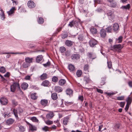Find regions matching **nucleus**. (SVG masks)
<instances>
[{"label":"nucleus","mask_w":132,"mask_h":132,"mask_svg":"<svg viewBox=\"0 0 132 132\" xmlns=\"http://www.w3.org/2000/svg\"><path fill=\"white\" fill-rule=\"evenodd\" d=\"M38 22L39 24H42L44 22V20L42 17H39L38 20Z\"/></svg>","instance_id":"nucleus-42"},{"label":"nucleus","mask_w":132,"mask_h":132,"mask_svg":"<svg viewBox=\"0 0 132 132\" xmlns=\"http://www.w3.org/2000/svg\"><path fill=\"white\" fill-rule=\"evenodd\" d=\"M84 70L86 72H88V64L85 65L84 67Z\"/></svg>","instance_id":"nucleus-47"},{"label":"nucleus","mask_w":132,"mask_h":132,"mask_svg":"<svg viewBox=\"0 0 132 132\" xmlns=\"http://www.w3.org/2000/svg\"><path fill=\"white\" fill-rule=\"evenodd\" d=\"M58 78L56 76H53L52 78V81L53 82L56 83L58 81Z\"/></svg>","instance_id":"nucleus-36"},{"label":"nucleus","mask_w":132,"mask_h":132,"mask_svg":"<svg viewBox=\"0 0 132 132\" xmlns=\"http://www.w3.org/2000/svg\"><path fill=\"white\" fill-rule=\"evenodd\" d=\"M18 111L19 112V114H21L23 112V110L20 107H18Z\"/></svg>","instance_id":"nucleus-58"},{"label":"nucleus","mask_w":132,"mask_h":132,"mask_svg":"<svg viewBox=\"0 0 132 132\" xmlns=\"http://www.w3.org/2000/svg\"><path fill=\"white\" fill-rule=\"evenodd\" d=\"M89 44L91 47H94V46L97 44V42L94 39H92L89 41Z\"/></svg>","instance_id":"nucleus-12"},{"label":"nucleus","mask_w":132,"mask_h":132,"mask_svg":"<svg viewBox=\"0 0 132 132\" xmlns=\"http://www.w3.org/2000/svg\"><path fill=\"white\" fill-rule=\"evenodd\" d=\"M113 30L116 32H118L119 30V26L118 23H116L113 24Z\"/></svg>","instance_id":"nucleus-10"},{"label":"nucleus","mask_w":132,"mask_h":132,"mask_svg":"<svg viewBox=\"0 0 132 132\" xmlns=\"http://www.w3.org/2000/svg\"><path fill=\"white\" fill-rule=\"evenodd\" d=\"M78 39L80 41H84L85 43H87V40L85 39V38L82 34H80L78 36Z\"/></svg>","instance_id":"nucleus-13"},{"label":"nucleus","mask_w":132,"mask_h":132,"mask_svg":"<svg viewBox=\"0 0 132 132\" xmlns=\"http://www.w3.org/2000/svg\"><path fill=\"white\" fill-rule=\"evenodd\" d=\"M6 70L5 68L3 67H2L0 68V72L2 73H4L6 72Z\"/></svg>","instance_id":"nucleus-53"},{"label":"nucleus","mask_w":132,"mask_h":132,"mask_svg":"<svg viewBox=\"0 0 132 132\" xmlns=\"http://www.w3.org/2000/svg\"><path fill=\"white\" fill-rule=\"evenodd\" d=\"M1 13L0 14L1 16V19L3 20L5 18V15L4 11L2 9L0 10Z\"/></svg>","instance_id":"nucleus-31"},{"label":"nucleus","mask_w":132,"mask_h":132,"mask_svg":"<svg viewBox=\"0 0 132 132\" xmlns=\"http://www.w3.org/2000/svg\"><path fill=\"white\" fill-rule=\"evenodd\" d=\"M73 42L70 40H67L65 41V44L68 46H71L73 45Z\"/></svg>","instance_id":"nucleus-24"},{"label":"nucleus","mask_w":132,"mask_h":132,"mask_svg":"<svg viewBox=\"0 0 132 132\" xmlns=\"http://www.w3.org/2000/svg\"><path fill=\"white\" fill-rule=\"evenodd\" d=\"M130 7V5L129 4H128L126 6H122V8L123 9H129Z\"/></svg>","instance_id":"nucleus-48"},{"label":"nucleus","mask_w":132,"mask_h":132,"mask_svg":"<svg viewBox=\"0 0 132 132\" xmlns=\"http://www.w3.org/2000/svg\"><path fill=\"white\" fill-rule=\"evenodd\" d=\"M11 102L13 106L14 107L17 106L18 104V102L15 99H12L11 100Z\"/></svg>","instance_id":"nucleus-29"},{"label":"nucleus","mask_w":132,"mask_h":132,"mask_svg":"<svg viewBox=\"0 0 132 132\" xmlns=\"http://www.w3.org/2000/svg\"><path fill=\"white\" fill-rule=\"evenodd\" d=\"M25 53L24 52H22V53H19V52H16V53H13V52H5V53H0V54H8L6 56V58H10L11 56V55L10 54H22L24 53Z\"/></svg>","instance_id":"nucleus-4"},{"label":"nucleus","mask_w":132,"mask_h":132,"mask_svg":"<svg viewBox=\"0 0 132 132\" xmlns=\"http://www.w3.org/2000/svg\"><path fill=\"white\" fill-rule=\"evenodd\" d=\"M63 90L62 88L59 86H56L55 87L54 90L56 92H62Z\"/></svg>","instance_id":"nucleus-17"},{"label":"nucleus","mask_w":132,"mask_h":132,"mask_svg":"<svg viewBox=\"0 0 132 132\" xmlns=\"http://www.w3.org/2000/svg\"><path fill=\"white\" fill-rule=\"evenodd\" d=\"M106 29L107 30V32H111L112 31V29L111 26L108 27L106 28Z\"/></svg>","instance_id":"nucleus-56"},{"label":"nucleus","mask_w":132,"mask_h":132,"mask_svg":"<svg viewBox=\"0 0 132 132\" xmlns=\"http://www.w3.org/2000/svg\"><path fill=\"white\" fill-rule=\"evenodd\" d=\"M0 102L2 104L6 105L8 103V100L5 97H2L0 99Z\"/></svg>","instance_id":"nucleus-8"},{"label":"nucleus","mask_w":132,"mask_h":132,"mask_svg":"<svg viewBox=\"0 0 132 132\" xmlns=\"http://www.w3.org/2000/svg\"><path fill=\"white\" fill-rule=\"evenodd\" d=\"M83 80L85 82L86 84H87L90 82L91 81L90 78L86 76H85L83 78Z\"/></svg>","instance_id":"nucleus-19"},{"label":"nucleus","mask_w":132,"mask_h":132,"mask_svg":"<svg viewBox=\"0 0 132 132\" xmlns=\"http://www.w3.org/2000/svg\"><path fill=\"white\" fill-rule=\"evenodd\" d=\"M50 83L48 81L45 80L43 82L42 85L44 86L47 87L50 85Z\"/></svg>","instance_id":"nucleus-25"},{"label":"nucleus","mask_w":132,"mask_h":132,"mask_svg":"<svg viewBox=\"0 0 132 132\" xmlns=\"http://www.w3.org/2000/svg\"><path fill=\"white\" fill-rule=\"evenodd\" d=\"M68 68L70 72L73 73L76 71V69L74 65L72 64H69L68 65Z\"/></svg>","instance_id":"nucleus-6"},{"label":"nucleus","mask_w":132,"mask_h":132,"mask_svg":"<svg viewBox=\"0 0 132 132\" xmlns=\"http://www.w3.org/2000/svg\"><path fill=\"white\" fill-rule=\"evenodd\" d=\"M110 6L113 7H115L117 6V4L116 2L110 3Z\"/></svg>","instance_id":"nucleus-57"},{"label":"nucleus","mask_w":132,"mask_h":132,"mask_svg":"<svg viewBox=\"0 0 132 132\" xmlns=\"http://www.w3.org/2000/svg\"><path fill=\"white\" fill-rule=\"evenodd\" d=\"M48 100L45 99H43L41 100L40 102V104L43 107L48 106L49 105Z\"/></svg>","instance_id":"nucleus-3"},{"label":"nucleus","mask_w":132,"mask_h":132,"mask_svg":"<svg viewBox=\"0 0 132 132\" xmlns=\"http://www.w3.org/2000/svg\"><path fill=\"white\" fill-rule=\"evenodd\" d=\"M28 87V84L26 82H24L21 85L22 88L24 90H25Z\"/></svg>","instance_id":"nucleus-27"},{"label":"nucleus","mask_w":132,"mask_h":132,"mask_svg":"<svg viewBox=\"0 0 132 132\" xmlns=\"http://www.w3.org/2000/svg\"><path fill=\"white\" fill-rule=\"evenodd\" d=\"M51 98L54 100H56L58 98L57 94L56 93H54L52 94Z\"/></svg>","instance_id":"nucleus-28"},{"label":"nucleus","mask_w":132,"mask_h":132,"mask_svg":"<svg viewBox=\"0 0 132 132\" xmlns=\"http://www.w3.org/2000/svg\"><path fill=\"white\" fill-rule=\"evenodd\" d=\"M87 55L89 58L92 59L93 60L96 58V54L92 52H89L87 54Z\"/></svg>","instance_id":"nucleus-5"},{"label":"nucleus","mask_w":132,"mask_h":132,"mask_svg":"<svg viewBox=\"0 0 132 132\" xmlns=\"http://www.w3.org/2000/svg\"><path fill=\"white\" fill-rule=\"evenodd\" d=\"M40 78L42 80L46 79L47 78V75L45 73H43L40 76Z\"/></svg>","instance_id":"nucleus-23"},{"label":"nucleus","mask_w":132,"mask_h":132,"mask_svg":"<svg viewBox=\"0 0 132 132\" xmlns=\"http://www.w3.org/2000/svg\"><path fill=\"white\" fill-rule=\"evenodd\" d=\"M25 130V129L24 127L22 126H21L19 127V130L21 131H23Z\"/></svg>","instance_id":"nucleus-61"},{"label":"nucleus","mask_w":132,"mask_h":132,"mask_svg":"<svg viewBox=\"0 0 132 132\" xmlns=\"http://www.w3.org/2000/svg\"><path fill=\"white\" fill-rule=\"evenodd\" d=\"M33 60V58L32 57H27L25 58V61L29 63V64L31 63L32 62Z\"/></svg>","instance_id":"nucleus-18"},{"label":"nucleus","mask_w":132,"mask_h":132,"mask_svg":"<svg viewBox=\"0 0 132 132\" xmlns=\"http://www.w3.org/2000/svg\"><path fill=\"white\" fill-rule=\"evenodd\" d=\"M108 66L109 69H111L112 68V62L111 61H108L107 62Z\"/></svg>","instance_id":"nucleus-55"},{"label":"nucleus","mask_w":132,"mask_h":132,"mask_svg":"<svg viewBox=\"0 0 132 132\" xmlns=\"http://www.w3.org/2000/svg\"><path fill=\"white\" fill-rule=\"evenodd\" d=\"M16 10L15 7H12V8L9 11L7 12V13L9 15L12 16L15 13V11Z\"/></svg>","instance_id":"nucleus-9"},{"label":"nucleus","mask_w":132,"mask_h":132,"mask_svg":"<svg viewBox=\"0 0 132 132\" xmlns=\"http://www.w3.org/2000/svg\"><path fill=\"white\" fill-rule=\"evenodd\" d=\"M13 112L14 114L16 119L18 118V110L15 108H14L13 110Z\"/></svg>","instance_id":"nucleus-34"},{"label":"nucleus","mask_w":132,"mask_h":132,"mask_svg":"<svg viewBox=\"0 0 132 132\" xmlns=\"http://www.w3.org/2000/svg\"><path fill=\"white\" fill-rule=\"evenodd\" d=\"M70 55V52L69 51L67 50L66 51L65 53V55L66 56H68Z\"/></svg>","instance_id":"nucleus-63"},{"label":"nucleus","mask_w":132,"mask_h":132,"mask_svg":"<svg viewBox=\"0 0 132 132\" xmlns=\"http://www.w3.org/2000/svg\"><path fill=\"white\" fill-rule=\"evenodd\" d=\"M69 118L68 117L65 118L63 121V124L64 125H67V123L68 122Z\"/></svg>","instance_id":"nucleus-38"},{"label":"nucleus","mask_w":132,"mask_h":132,"mask_svg":"<svg viewBox=\"0 0 132 132\" xmlns=\"http://www.w3.org/2000/svg\"><path fill=\"white\" fill-rule=\"evenodd\" d=\"M27 5L28 7L30 8H34L36 6L35 3L31 1H29L28 2Z\"/></svg>","instance_id":"nucleus-7"},{"label":"nucleus","mask_w":132,"mask_h":132,"mask_svg":"<svg viewBox=\"0 0 132 132\" xmlns=\"http://www.w3.org/2000/svg\"><path fill=\"white\" fill-rule=\"evenodd\" d=\"M31 75L30 76H26L25 77L24 79L26 80H30L31 79Z\"/></svg>","instance_id":"nucleus-62"},{"label":"nucleus","mask_w":132,"mask_h":132,"mask_svg":"<svg viewBox=\"0 0 132 132\" xmlns=\"http://www.w3.org/2000/svg\"><path fill=\"white\" fill-rule=\"evenodd\" d=\"M66 93L67 95H69L70 96L73 95V90L69 88L67 89L66 91Z\"/></svg>","instance_id":"nucleus-21"},{"label":"nucleus","mask_w":132,"mask_h":132,"mask_svg":"<svg viewBox=\"0 0 132 132\" xmlns=\"http://www.w3.org/2000/svg\"><path fill=\"white\" fill-rule=\"evenodd\" d=\"M54 114L52 112H49L46 116V118L48 119H51L54 116Z\"/></svg>","instance_id":"nucleus-16"},{"label":"nucleus","mask_w":132,"mask_h":132,"mask_svg":"<svg viewBox=\"0 0 132 132\" xmlns=\"http://www.w3.org/2000/svg\"><path fill=\"white\" fill-rule=\"evenodd\" d=\"M13 81L12 84L10 86L11 91L14 93L15 92L16 89L20 90V88L19 83V81L16 80L15 81L13 80Z\"/></svg>","instance_id":"nucleus-1"},{"label":"nucleus","mask_w":132,"mask_h":132,"mask_svg":"<svg viewBox=\"0 0 132 132\" xmlns=\"http://www.w3.org/2000/svg\"><path fill=\"white\" fill-rule=\"evenodd\" d=\"M43 61V58L42 55H39L37 56L36 58V62L40 63Z\"/></svg>","instance_id":"nucleus-11"},{"label":"nucleus","mask_w":132,"mask_h":132,"mask_svg":"<svg viewBox=\"0 0 132 132\" xmlns=\"http://www.w3.org/2000/svg\"><path fill=\"white\" fill-rule=\"evenodd\" d=\"M82 73V72L81 70H78L76 72V75L78 77H80L81 76Z\"/></svg>","instance_id":"nucleus-41"},{"label":"nucleus","mask_w":132,"mask_h":132,"mask_svg":"<svg viewBox=\"0 0 132 132\" xmlns=\"http://www.w3.org/2000/svg\"><path fill=\"white\" fill-rule=\"evenodd\" d=\"M74 20H73L69 22L68 25V26L70 27H74L75 26V24L74 23Z\"/></svg>","instance_id":"nucleus-43"},{"label":"nucleus","mask_w":132,"mask_h":132,"mask_svg":"<svg viewBox=\"0 0 132 132\" xmlns=\"http://www.w3.org/2000/svg\"><path fill=\"white\" fill-rule=\"evenodd\" d=\"M123 47V46H122L120 44H117L114 45L113 46V48L114 51L117 52L118 53H120Z\"/></svg>","instance_id":"nucleus-2"},{"label":"nucleus","mask_w":132,"mask_h":132,"mask_svg":"<svg viewBox=\"0 0 132 132\" xmlns=\"http://www.w3.org/2000/svg\"><path fill=\"white\" fill-rule=\"evenodd\" d=\"M29 127L30 130L32 131H36L37 129L36 127L32 125H31L30 126H29Z\"/></svg>","instance_id":"nucleus-39"},{"label":"nucleus","mask_w":132,"mask_h":132,"mask_svg":"<svg viewBox=\"0 0 132 132\" xmlns=\"http://www.w3.org/2000/svg\"><path fill=\"white\" fill-rule=\"evenodd\" d=\"M122 37L121 36H120L118 38L116 39V42L118 43H121L122 41Z\"/></svg>","instance_id":"nucleus-35"},{"label":"nucleus","mask_w":132,"mask_h":132,"mask_svg":"<svg viewBox=\"0 0 132 132\" xmlns=\"http://www.w3.org/2000/svg\"><path fill=\"white\" fill-rule=\"evenodd\" d=\"M100 35L101 37L104 38L106 35V30L104 29L101 30L100 32Z\"/></svg>","instance_id":"nucleus-14"},{"label":"nucleus","mask_w":132,"mask_h":132,"mask_svg":"<svg viewBox=\"0 0 132 132\" xmlns=\"http://www.w3.org/2000/svg\"><path fill=\"white\" fill-rule=\"evenodd\" d=\"M125 103V102H121L120 103V106L121 108H123L124 106Z\"/></svg>","instance_id":"nucleus-60"},{"label":"nucleus","mask_w":132,"mask_h":132,"mask_svg":"<svg viewBox=\"0 0 132 132\" xmlns=\"http://www.w3.org/2000/svg\"><path fill=\"white\" fill-rule=\"evenodd\" d=\"M73 103V102L71 101L70 102H69L68 101H64V104L67 106H68L71 105Z\"/></svg>","instance_id":"nucleus-51"},{"label":"nucleus","mask_w":132,"mask_h":132,"mask_svg":"<svg viewBox=\"0 0 132 132\" xmlns=\"http://www.w3.org/2000/svg\"><path fill=\"white\" fill-rule=\"evenodd\" d=\"M61 36L62 39H64L68 37V34L67 33L66 34H62L61 35Z\"/></svg>","instance_id":"nucleus-49"},{"label":"nucleus","mask_w":132,"mask_h":132,"mask_svg":"<svg viewBox=\"0 0 132 132\" xmlns=\"http://www.w3.org/2000/svg\"><path fill=\"white\" fill-rule=\"evenodd\" d=\"M125 96H120L118 97L117 98V99L118 100H123L125 99Z\"/></svg>","instance_id":"nucleus-52"},{"label":"nucleus","mask_w":132,"mask_h":132,"mask_svg":"<svg viewBox=\"0 0 132 132\" xmlns=\"http://www.w3.org/2000/svg\"><path fill=\"white\" fill-rule=\"evenodd\" d=\"M74 22L75 26L76 27H78L79 25L80 24V22L79 20H74Z\"/></svg>","instance_id":"nucleus-44"},{"label":"nucleus","mask_w":132,"mask_h":132,"mask_svg":"<svg viewBox=\"0 0 132 132\" xmlns=\"http://www.w3.org/2000/svg\"><path fill=\"white\" fill-rule=\"evenodd\" d=\"M66 51V49L65 47L64 46L61 47L59 48V51L61 53H63L64 52Z\"/></svg>","instance_id":"nucleus-37"},{"label":"nucleus","mask_w":132,"mask_h":132,"mask_svg":"<svg viewBox=\"0 0 132 132\" xmlns=\"http://www.w3.org/2000/svg\"><path fill=\"white\" fill-rule=\"evenodd\" d=\"M80 57V55L79 54H73L71 56V59L72 60H78Z\"/></svg>","instance_id":"nucleus-15"},{"label":"nucleus","mask_w":132,"mask_h":132,"mask_svg":"<svg viewBox=\"0 0 132 132\" xmlns=\"http://www.w3.org/2000/svg\"><path fill=\"white\" fill-rule=\"evenodd\" d=\"M120 127V125L119 123L116 124L115 126V128L117 129H119Z\"/></svg>","instance_id":"nucleus-64"},{"label":"nucleus","mask_w":132,"mask_h":132,"mask_svg":"<svg viewBox=\"0 0 132 132\" xmlns=\"http://www.w3.org/2000/svg\"><path fill=\"white\" fill-rule=\"evenodd\" d=\"M90 31L93 34H97V31L96 28L94 27L91 28L90 29Z\"/></svg>","instance_id":"nucleus-32"},{"label":"nucleus","mask_w":132,"mask_h":132,"mask_svg":"<svg viewBox=\"0 0 132 132\" xmlns=\"http://www.w3.org/2000/svg\"><path fill=\"white\" fill-rule=\"evenodd\" d=\"M51 65V62L50 61H48L46 63L43 64V65L45 67L48 66H50Z\"/></svg>","instance_id":"nucleus-59"},{"label":"nucleus","mask_w":132,"mask_h":132,"mask_svg":"<svg viewBox=\"0 0 132 132\" xmlns=\"http://www.w3.org/2000/svg\"><path fill=\"white\" fill-rule=\"evenodd\" d=\"M30 64L28 63L27 62L25 61V62H24L22 64V67L23 68H26L30 66Z\"/></svg>","instance_id":"nucleus-33"},{"label":"nucleus","mask_w":132,"mask_h":132,"mask_svg":"<svg viewBox=\"0 0 132 132\" xmlns=\"http://www.w3.org/2000/svg\"><path fill=\"white\" fill-rule=\"evenodd\" d=\"M30 119L33 122H38V120L36 117H32Z\"/></svg>","instance_id":"nucleus-45"},{"label":"nucleus","mask_w":132,"mask_h":132,"mask_svg":"<svg viewBox=\"0 0 132 132\" xmlns=\"http://www.w3.org/2000/svg\"><path fill=\"white\" fill-rule=\"evenodd\" d=\"M127 102V104L130 105L132 102V100L131 98L129 97H128L126 100Z\"/></svg>","instance_id":"nucleus-40"},{"label":"nucleus","mask_w":132,"mask_h":132,"mask_svg":"<svg viewBox=\"0 0 132 132\" xmlns=\"http://www.w3.org/2000/svg\"><path fill=\"white\" fill-rule=\"evenodd\" d=\"M45 122L47 125H50L53 123V122L52 121L50 120L45 121Z\"/></svg>","instance_id":"nucleus-46"},{"label":"nucleus","mask_w":132,"mask_h":132,"mask_svg":"<svg viewBox=\"0 0 132 132\" xmlns=\"http://www.w3.org/2000/svg\"><path fill=\"white\" fill-rule=\"evenodd\" d=\"M31 99L34 100H36L37 99L38 96L36 93H32L31 95Z\"/></svg>","instance_id":"nucleus-30"},{"label":"nucleus","mask_w":132,"mask_h":132,"mask_svg":"<svg viewBox=\"0 0 132 132\" xmlns=\"http://www.w3.org/2000/svg\"><path fill=\"white\" fill-rule=\"evenodd\" d=\"M66 82V81L65 80L63 79H61L59 81L58 84L59 85L61 86H63Z\"/></svg>","instance_id":"nucleus-20"},{"label":"nucleus","mask_w":132,"mask_h":132,"mask_svg":"<svg viewBox=\"0 0 132 132\" xmlns=\"http://www.w3.org/2000/svg\"><path fill=\"white\" fill-rule=\"evenodd\" d=\"M106 14L108 16L110 17L114 16L113 12L111 10H108Z\"/></svg>","instance_id":"nucleus-26"},{"label":"nucleus","mask_w":132,"mask_h":132,"mask_svg":"<svg viewBox=\"0 0 132 132\" xmlns=\"http://www.w3.org/2000/svg\"><path fill=\"white\" fill-rule=\"evenodd\" d=\"M50 128L48 126H45L42 128V129L44 131H49V128Z\"/></svg>","instance_id":"nucleus-50"},{"label":"nucleus","mask_w":132,"mask_h":132,"mask_svg":"<svg viewBox=\"0 0 132 132\" xmlns=\"http://www.w3.org/2000/svg\"><path fill=\"white\" fill-rule=\"evenodd\" d=\"M14 121V119L10 118L7 120L6 122L7 125H9L12 124Z\"/></svg>","instance_id":"nucleus-22"},{"label":"nucleus","mask_w":132,"mask_h":132,"mask_svg":"<svg viewBox=\"0 0 132 132\" xmlns=\"http://www.w3.org/2000/svg\"><path fill=\"white\" fill-rule=\"evenodd\" d=\"M105 79L104 78H103L102 79V80L101 81L100 85L102 86L105 83Z\"/></svg>","instance_id":"nucleus-54"}]
</instances>
